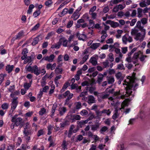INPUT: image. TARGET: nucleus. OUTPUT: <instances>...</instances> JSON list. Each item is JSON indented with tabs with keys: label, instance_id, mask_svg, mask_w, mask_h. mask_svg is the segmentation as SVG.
I'll return each mask as SVG.
<instances>
[{
	"label": "nucleus",
	"instance_id": "1",
	"mask_svg": "<svg viewBox=\"0 0 150 150\" xmlns=\"http://www.w3.org/2000/svg\"><path fill=\"white\" fill-rule=\"evenodd\" d=\"M125 84L124 83V85H125L127 86L125 88L126 93L129 96L132 95V89L134 87V85L133 83L130 82H127L125 80Z\"/></svg>",
	"mask_w": 150,
	"mask_h": 150
},
{
	"label": "nucleus",
	"instance_id": "2",
	"mask_svg": "<svg viewBox=\"0 0 150 150\" xmlns=\"http://www.w3.org/2000/svg\"><path fill=\"white\" fill-rule=\"evenodd\" d=\"M23 120L21 117H18L17 118L16 121V122L15 125L16 126L19 125L21 127H22L24 126V123L22 122Z\"/></svg>",
	"mask_w": 150,
	"mask_h": 150
},
{
	"label": "nucleus",
	"instance_id": "3",
	"mask_svg": "<svg viewBox=\"0 0 150 150\" xmlns=\"http://www.w3.org/2000/svg\"><path fill=\"white\" fill-rule=\"evenodd\" d=\"M56 64L54 63L52 64L51 63L47 64L46 65V68L47 70L50 69L51 70H53L55 68Z\"/></svg>",
	"mask_w": 150,
	"mask_h": 150
},
{
	"label": "nucleus",
	"instance_id": "4",
	"mask_svg": "<svg viewBox=\"0 0 150 150\" xmlns=\"http://www.w3.org/2000/svg\"><path fill=\"white\" fill-rule=\"evenodd\" d=\"M87 102L89 104L94 103L96 102L95 99L92 95H89L88 97Z\"/></svg>",
	"mask_w": 150,
	"mask_h": 150
},
{
	"label": "nucleus",
	"instance_id": "5",
	"mask_svg": "<svg viewBox=\"0 0 150 150\" xmlns=\"http://www.w3.org/2000/svg\"><path fill=\"white\" fill-rule=\"evenodd\" d=\"M14 68L13 65H10V64L7 65L6 67L5 70L8 74L11 73Z\"/></svg>",
	"mask_w": 150,
	"mask_h": 150
},
{
	"label": "nucleus",
	"instance_id": "6",
	"mask_svg": "<svg viewBox=\"0 0 150 150\" xmlns=\"http://www.w3.org/2000/svg\"><path fill=\"white\" fill-rule=\"evenodd\" d=\"M33 73L35 74L37 76H38L40 74L39 69L40 68H38L37 66L36 65L33 66Z\"/></svg>",
	"mask_w": 150,
	"mask_h": 150
},
{
	"label": "nucleus",
	"instance_id": "7",
	"mask_svg": "<svg viewBox=\"0 0 150 150\" xmlns=\"http://www.w3.org/2000/svg\"><path fill=\"white\" fill-rule=\"evenodd\" d=\"M23 133L24 136H30L33 134V132L31 129L24 130Z\"/></svg>",
	"mask_w": 150,
	"mask_h": 150
},
{
	"label": "nucleus",
	"instance_id": "8",
	"mask_svg": "<svg viewBox=\"0 0 150 150\" xmlns=\"http://www.w3.org/2000/svg\"><path fill=\"white\" fill-rule=\"evenodd\" d=\"M74 116V115H67L66 117L67 119L68 120H67L69 121L70 123V122L72 123L75 122Z\"/></svg>",
	"mask_w": 150,
	"mask_h": 150
},
{
	"label": "nucleus",
	"instance_id": "9",
	"mask_svg": "<svg viewBox=\"0 0 150 150\" xmlns=\"http://www.w3.org/2000/svg\"><path fill=\"white\" fill-rule=\"evenodd\" d=\"M142 54L143 53L140 51H139L137 52H135L132 57V59L137 60L139 58V55Z\"/></svg>",
	"mask_w": 150,
	"mask_h": 150
},
{
	"label": "nucleus",
	"instance_id": "10",
	"mask_svg": "<svg viewBox=\"0 0 150 150\" xmlns=\"http://www.w3.org/2000/svg\"><path fill=\"white\" fill-rule=\"evenodd\" d=\"M70 86V84L69 82L67 81L66 82H65L64 84L62 87V88L60 91L61 93H62L63 92H64L65 90L69 86Z\"/></svg>",
	"mask_w": 150,
	"mask_h": 150
},
{
	"label": "nucleus",
	"instance_id": "11",
	"mask_svg": "<svg viewBox=\"0 0 150 150\" xmlns=\"http://www.w3.org/2000/svg\"><path fill=\"white\" fill-rule=\"evenodd\" d=\"M48 141L50 142L49 147H50L51 146H54L55 145L54 144L53 138L52 137V136H50L49 137L48 139Z\"/></svg>",
	"mask_w": 150,
	"mask_h": 150
},
{
	"label": "nucleus",
	"instance_id": "12",
	"mask_svg": "<svg viewBox=\"0 0 150 150\" xmlns=\"http://www.w3.org/2000/svg\"><path fill=\"white\" fill-rule=\"evenodd\" d=\"M41 35H39L34 38L33 39V40L32 43V45L33 46H34L36 44H38L39 40V37H41Z\"/></svg>",
	"mask_w": 150,
	"mask_h": 150
},
{
	"label": "nucleus",
	"instance_id": "13",
	"mask_svg": "<svg viewBox=\"0 0 150 150\" xmlns=\"http://www.w3.org/2000/svg\"><path fill=\"white\" fill-rule=\"evenodd\" d=\"M89 62L93 66H95L97 64V62L96 58L94 57H91L89 60Z\"/></svg>",
	"mask_w": 150,
	"mask_h": 150
},
{
	"label": "nucleus",
	"instance_id": "14",
	"mask_svg": "<svg viewBox=\"0 0 150 150\" xmlns=\"http://www.w3.org/2000/svg\"><path fill=\"white\" fill-rule=\"evenodd\" d=\"M73 96L72 93H71L67 97V98L65 100V103H64L65 105H68L69 104V100L72 98Z\"/></svg>",
	"mask_w": 150,
	"mask_h": 150
},
{
	"label": "nucleus",
	"instance_id": "15",
	"mask_svg": "<svg viewBox=\"0 0 150 150\" xmlns=\"http://www.w3.org/2000/svg\"><path fill=\"white\" fill-rule=\"evenodd\" d=\"M103 77L104 76L103 74L101 73L98 74V75L97 76L98 79L97 80V82L98 84H100L103 80Z\"/></svg>",
	"mask_w": 150,
	"mask_h": 150
},
{
	"label": "nucleus",
	"instance_id": "16",
	"mask_svg": "<svg viewBox=\"0 0 150 150\" xmlns=\"http://www.w3.org/2000/svg\"><path fill=\"white\" fill-rule=\"evenodd\" d=\"M108 83L109 84H112L115 81L114 78L112 76L107 77Z\"/></svg>",
	"mask_w": 150,
	"mask_h": 150
},
{
	"label": "nucleus",
	"instance_id": "17",
	"mask_svg": "<svg viewBox=\"0 0 150 150\" xmlns=\"http://www.w3.org/2000/svg\"><path fill=\"white\" fill-rule=\"evenodd\" d=\"M24 33L23 30H21L18 33L17 35L16 36L18 38V40H19L24 36Z\"/></svg>",
	"mask_w": 150,
	"mask_h": 150
},
{
	"label": "nucleus",
	"instance_id": "18",
	"mask_svg": "<svg viewBox=\"0 0 150 150\" xmlns=\"http://www.w3.org/2000/svg\"><path fill=\"white\" fill-rule=\"evenodd\" d=\"M100 45V43H95L92 44L90 48L93 50H96L98 47Z\"/></svg>",
	"mask_w": 150,
	"mask_h": 150
},
{
	"label": "nucleus",
	"instance_id": "19",
	"mask_svg": "<svg viewBox=\"0 0 150 150\" xmlns=\"http://www.w3.org/2000/svg\"><path fill=\"white\" fill-rule=\"evenodd\" d=\"M124 0H113L110 1V6H112L113 4H116L124 1Z\"/></svg>",
	"mask_w": 150,
	"mask_h": 150
},
{
	"label": "nucleus",
	"instance_id": "20",
	"mask_svg": "<svg viewBox=\"0 0 150 150\" xmlns=\"http://www.w3.org/2000/svg\"><path fill=\"white\" fill-rule=\"evenodd\" d=\"M67 110L66 108L65 107H62L59 110V113L61 116L63 115Z\"/></svg>",
	"mask_w": 150,
	"mask_h": 150
},
{
	"label": "nucleus",
	"instance_id": "21",
	"mask_svg": "<svg viewBox=\"0 0 150 150\" xmlns=\"http://www.w3.org/2000/svg\"><path fill=\"white\" fill-rule=\"evenodd\" d=\"M70 123L69 121L66 120L64 122L60 123V127L61 128H64L66 126L69 125Z\"/></svg>",
	"mask_w": 150,
	"mask_h": 150
},
{
	"label": "nucleus",
	"instance_id": "22",
	"mask_svg": "<svg viewBox=\"0 0 150 150\" xmlns=\"http://www.w3.org/2000/svg\"><path fill=\"white\" fill-rule=\"evenodd\" d=\"M18 105H16L15 104H12L11 103V109L10 111L9 112L10 113V114L11 113H12L15 110L16 108Z\"/></svg>",
	"mask_w": 150,
	"mask_h": 150
},
{
	"label": "nucleus",
	"instance_id": "23",
	"mask_svg": "<svg viewBox=\"0 0 150 150\" xmlns=\"http://www.w3.org/2000/svg\"><path fill=\"white\" fill-rule=\"evenodd\" d=\"M62 68H56L54 70L55 73L56 74L62 73Z\"/></svg>",
	"mask_w": 150,
	"mask_h": 150
},
{
	"label": "nucleus",
	"instance_id": "24",
	"mask_svg": "<svg viewBox=\"0 0 150 150\" xmlns=\"http://www.w3.org/2000/svg\"><path fill=\"white\" fill-rule=\"evenodd\" d=\"M99 125L97 124L96 125H93L91 126V130L93 131H95L97 130L99 127Z\"/></svg>",
	"mask_w": 150,
	"mask_h": 150
},
{
	"label": "nucleus",
	"instance_id": "25",
	"mask_svg": "<svg viewBox=\"0 0 150 150\" xmlns=\"http://www.w3.org/2000/svg\"><path fill=\"white\" fill-rule=\"evenodd\" d=\"M115 76L117 79H124V77L122 75V73L120 72H118L115 75Z\"/></svg>",
	"mask_w": 150,
	"mask_h": 150
},
{
	"label": "nucleus",
	"instance_id": "26",
	"mask_svg": "<svg viewBox=\"0 0 150 150\" xmlns=\"http://www.w3.org/2000/svg\"><path fill=\"white\" fill-rule=\"evenodd\" d=\"M9 106L8 103H5L1 105V108L4 110H7Z\"/></svg>",
	"mask_w": 150,
	"mask_h": 150
},
{
	"label": "nucleus",
	"instance_id": "27",
	"mask_svg": "<svg viewBox=\"0 0 150 150\" xmlns=\"http://www.w3.org/2000/svg\"><path fill=\"white\" fill-rule=\"evenodd\" d=\"M138 17L140 18L142 17L143 13V10L142 8H139L137 9Z\"/></svg>",
	"mask_w": 150,
	"mask_h": 150
},
{
	"label": "nucleus",
	"instance_id": "28",
	"mask_svg": "<svg viewBox=\"0 0 150 150\" xmlns=\"http://www.w3.org/2000/svg\"><path fill=\"white\" fill-rule=\"evenodd\" d=\"M32 150H44V147L42 145L40 148H38L37 145H35L33 147Z\"/></svg>",
	"mask_w": 150,
	"mask_h": 150
},
{
	"label": "nucleus",
	"instance_id": "29",
	"mask_svg": "<svg viewBox=\"0 0 150 150\" xmlns=\"http://www.w3.org/2000/svg\"><path fill=\"white\" fill-rule=\"evenodd\" d=\"M79 16V15H78V14L76 13V12H74L71 18L73 19L74 21L76 20H77Z\"/></svg>",
	"mask_w": 150,
	"mask_h": 150
},
{
	"label": "nucleus",
	"instance_id": "30",
	"mask_svg": "<svg viewBox=\"0 0 150 150\" xmlns=\"http://www.w3.org/2000/svg\"><path fill=\"white\" fill-rule=\"evenodd\" d=\"M115 113L112 116V118L114 120H115L117 118L118 116V110L117 108H116L115 110Z\"/></svg>",
	"mask_w": 150,
	"mask_h": 150
},
{
	"label": "nucleus",
	"instance_id": "31",
	"mask_svg": "<svg viewBox=\"0 0 150 150\" xmlns=\"http://www.w3.org/2000/svg\"><path fill=\"white\" fill-rule=\"evenodd\" d=\"M44 134V131L43 129H41L38 131L37 133V136L39 137L41 135Z\"/></svg>",
	"mask_w": 150,
	"mask_h": 150
},
{
	"label": "nucleus",
	"instance_id": "32",
	"mask_svg": "<svg viewBox=\"0 0 150 150\" xmlns=\"http://www.w3.org/2000/svg\"><path fill=\"white\" fill-rule=\"evenodd\" d=\"M119 25V24L117 22H115L113 21L112 22V23L111 24V26L114 28H116Z\"/></svg>",
	"mask_w": 150,
	"mask_h": 150
},
{
	"label": "nucleus",
	"instance_id": "33",
	"mask_svg": "<svg viewBox=\"0 0 150 150\" xmlns=\"http://www.w3.org/2000/svg\"><path fill=\"white\" fill-rule=\"evenodd\" d=\"M61 45L58 42L57 44L53 45L52 46L51 48L52 49L56 48L57 49H58L60 48Z\"/></svg>",
	"mask_w": 150,
	"mask_h": 150
},
{
	"label": "nucleus",
	"instance_id": "34",
	"mask_svg": "<svg viewBox=\"0 0 150 150\" xmlns=\"http://www.w3.org/2000/svg\"><path fill=\"white\" fill-rule=\"evenodd\" d=\"M40 26V24L39 23H37L31 29L32 31H35L37 30Z\"/></svg>",
	"mask_w": 150,
	"mask_h": 150
},
{
	"label": "nucleus",
	"instance_id": "35",
	"mask_svg": "<svg viewBox=\"0 0 150 150\" xmlns=\"http://www.w3.org/2000/svg\"><path fill=\"white\" fill-rule=\"evenodd\" d=\"M55 34L54 33L53 31H51L47 35V36L46 37V39H49L53 35Z\"/></svg>",
	"mask_w": 150,
	"mask_h": 150
},
{
	"label": "nucleus",
	"instance_id": "36",
	"mask_svg": "<svg viewBox=\"0 0 150 150\" xmlns=\"http://www.w3.org/2000/svg\"><path fill=\"white\" fill-rule=\"evenodd\" d=\"M18 98L17 97H14L12 99V101L11 103L12 104H15L18 105Z\"/></svg>",
	"mask_w": 150,
	"mask_h": 150
},
{
	"label": "nucleus",
	"instance_id": "37",
	"mask_svg": "<svg viewBox=\"0 0 150 150\" xmlns=\"http://www.w3.org/2000/svg\"><path fill=\"white\" fill-rule=\"evenodd\" d=\"M25 69H26L27 71L33 73V66L32 67L30 66H29L28 67L26 66L25 67Z\"/></svg>",
	"mask_w": 150,
	"mask_h": 150
},
{
	"label": "nucleus",
	"instance_id": "38",
	"mask_svg": "<svg viewBox=\"0 0 150 150\" xmlns=\"http://www.w3.org/2000/svg\"><path fill=\"white\" fill-rule=\"evenodd\" d=\"M62 146L64 150L67 149V144H66V142L65 140L63 141Z\"/></svg>",
	"mask_w": 150,
	"mask_h": 150
},
{
	"label": "nucleus",
	"instance_id": "39",
	"mask_svg": "<svg viewBox=\"0 0 150 150\" xmlns=\"http://www.w3.org/2000/svg\"><path fill=\"white\" fill-rule=\"evenodd\" d=\"M82 121H83L81 120L80 121H78L77 122V123L78 124V126L81 128L83 127L85 125L83 122Z\"/></svg>",
	"mask_w": 150,
	"mask_h": 150
},
{
	"label": "nucleus",
	"instance_id": "40",
	"mask_svg": "<svg viewBox=\"0 0 150 150\" xmlns=\"http://www.w3.org/2000/svg\"><path fill=\"white\" fill-rule=\"evenodd\" d=\"M40 13V11L39 10H37L34 12L33 14V16L35 17H37L39 16Z\"/></svg>",
	"mask_w": 150,
	"mask_h": 150
},
{
	"label": "nucleus",
	"instance_id": "41",
	"mask_svg": "<svg viewBox=\"0 0 150 150\" xmlns=\"http://www.w3.org/2000/svg\"><path fill=\"white\" fill-rule=\"evenodd\" d=\"M117 69L120 70H125V68L123 64L121 63L117 65Z\"/></svg>",
	"mask_w": 150,
	"mask_h": 150
},
{
	"label": "nucleus",
	"instance_id": "42",
	"mask_svg": "<svg viewBox=\"0 0 150 150\" xmlns=\"http://www.w3.org/2000/svg\"><path fill=\"white\" fill-rule=\"evenodd\" d=\"M46 112V110L45 108H42L39 111V114L41 115H42Z\"/></svg>",
	"mask_w": 150,
	"mask_h": 150
},
{
	"label": "nucleus",
	"instance_id": "43",
	"mask_svg": "<svg viewBox=\"0 0 150 150\" xmlns=\"http://www.w3.org/2000/svg\"><path fill=\"white\" fill-rule=\"evenodd\" d=\"M53 4V2L50 0H47L45 1V5L48 7H50Z\"/></svg>",
	"mask_w": 150,
	"mask_h": 150
},
{
	"label": "nucleus",
	"instance_id": "44",
	"mask_svg": "<svg viewBox=\"0 0 150 150\" xmlns=\"http://www.w3.org/2000/svg\"><path fill=\"white\" fill-rule=\"evenodd\" d=\"M127 35V34H125L124 35L122 38V40L124 43L126 44L127 41V38L126 36Z\"/></svg>",
	"mask_w": 150,
	"mask_h": 150
},
{
	"label": "nucleus",
	"instance_id": "45",
	"mask_svg": "<svg viewBox=\"0 0 150 150\" xmlns=\"http://www.w3.org/2000/svg\"><path fill=\"white\" fill-rule=\"evenodd\" d=\"M70 94H71L70 91L67 90L62 94V96L64 97V98H66L67 96H68Z\"/></svg>",
	"mask_w": 150,
	"mask_h": 150
},
{
	"label": "nucleus",
	"instance_id": "46",
	"mask_svg": "<svg viewBox=\"0 0 150 150\" xmlns=\"http://www.w3.org/2000/svg\"><path fill=\"white\" fill-rule=\"evenodd\" d=\"M102 112L103 113H105L108 115H109L111 113V112L109 110L104 109L102 110Z\"/></svg>",
	"mask_w": 150,
	"mask_h": 150
},
{
	"label": "nucleus",
	"instance_id": "47",
	"mask_svg": "<svg viewBox=\"0 0 150 150\" xmlns=\"http://www.w3.org/2000/svg\"><path fill=\"white\" fill-rule=\"evenodd\" d=\"M88 111L86 110H83L80 112V114L82 115H85L88 114Z\"/></svg>",
	"mask_w": 150,
	"mask_h": 150
},
{
	"label": "nucleus",
	"instance_id": "48",
	"mask_svg": "<svg viewBox=\"0 0 150 150\" xmlns=\"http://www.w3.org/2000/svg\"><path fill=\"white\" fill-rule=\"evenodd\" d=\"M86 37V35L83 34L79 36V39L80 40L84 41V38Z\"/></svg>",
	"mask_w": 150,
	"mask_h": 150
},
{
	"label": "nucleus",
	"instance_id": "49",
	"mask_svg": "<svg viewBox=\"0 0 150 150\" xmlns=\"http://www.w3.org/2000/svg\"><path fill=\"white\" fill-rule=\"evenodd\" d=\"M73 22L72 21H69L67 25V28H69L72 26L73 24Z\"/></svg>",
	"mask_w": 150,
	"mask_h": 150
},
{
	"label": "nucleus",
	"instance_id": "50",
	"mask_svg": "<svg viewBox=\"0 0 150 150\" xmlns=\"http://www.w3.org/2000/svg\"><path fill=\"white\" fill-rule=\"evenodd\" d=\"M81 104L80 102H77L76 105V109H79L81 108Z\"/></svg>",
	"mask_w": 150,
	"mask_h": 150
},
{
	"label": "nucleus",
	"instance_id": "51",
	"mask_svg": "<svg viewBox=\"0 0 150 150\" xmlns=\"http://www.w3.org/2000/svg\"><path fill=\"white\" fill-rule=\"evenodd\" d=\"M55 57L54 55L53 54H52L50 55L49 57V62H52L53 59H54Z\"/></svg>",
	"mask_w": 150,
	"mask_h": 150
},
{
	"label": "nucleus",
	"instance_id": "52",
	"mask_svg": "<svg viewBox=\"0 0 150 150\" xmlns=\"http://www.w3.org/2000/svg\"><path fill=\"white\" fill-rule=\"evenodd\" d=\"M24 137L25 142L27 144H28V142H30V140L31 139V138L30 136H24Z\"/></svg>",
	"mask_w": 150,
	"mask_h": 150
},
{
	"label": "nucleus",
	"instance_id": "53",
	"mask_svg": "<svg viewBox=\"0 0 150 150\" xmlns=\"http://www.w3.org/2000/svg\"><path fill=\"white\" fill-rule=\"evenodd\" d=\"M61 37H60L59 39V41L58 42L61 45H62L63 42V41L64 40L66 39L64 37H63L62 36H61Z\"/></svg>",
	"mask_w": 150,
	"mask_h": 150
},
{
	"label": "nucleus",
	"instance_id": "54",
	"mask_svg": "<svg viewBox=\"0 0 150 150\" xmlns=\"http://www.w3.org/2000/svg\"><path fill=\"white\" fill-rule=\"evenodd\" d=\"M30 86V84L27 83H25L24 84V87L26 90H28Z\"/></svg>",
	"mask_w": 150,
	"mask_h": 150
},
{
	"label": "nucleus",
	"instance_id": "55",
	"mask_svg": "<svg viewBox=\"0 0 150 150\" xmlns=\"http://www.w3.org/2000/svg\"><path fill=\"white\" fill-rule=\"evenodd\" d=\"M146 1H144L143 2H141L139 3V5L140 7H143L146 6Z\"/></svg>",
	"mask_w": 150,
	"mask_h": 150
},
{
	"label": "nucleus",
	"instance_id": "56",
	"mask_svg": "<svg viewBox=\"0 0 150 150\" xmlns=\"http://www.w3.org/2000/svg\"><path fill=\"white\" fill-rule=\"evenodd\" d=\"M139 30L141 31V34L143 35L142 37L144 38L145 37V30L143 28V27L142 28H141V29H139Z\"/></svg>",
	"mask_w": 150,
	"mask_h": 150
},
{
	"label": "nucleus",
	"instance_id": "57",
	"mask_svg": "<svg viewBox=\"0 0 150 150\" xmlns=\"http://www.w3.org/2000/svg\"><path fill=\"white\" fill-rule=\"evenodd\" d=\"M83 136L81 134H80L77 136V140L76 141V142H78V141H81L82 139H83Z\"/></svg>",
	"mask_w": 150,
	"mask_h": 150
},
{
	"label": "nucleus",
	"instance_id": "58",
	"mask_svg": "<svg viewBox=\"0 0 150 150\" xmlns=\"http://www.w3.org/2000/svg\"><path fill=\"white\" fill-rule=\"evenodd\" d=\"M23 2L25 5L28 6L30 4L31 0H23Z\"/></svg>",
	"mask_w": 150,
	"mask_h": 150
},
{
	"label": "nucleus",
	"instance_id": "59",
	"mask_svg": "<svg viewBox=\"0 0 150 150\" xmlns=\"http://www.w3.org/2000/svg\"><path fill=\"white\" fill-rule=\"evenodd\" d=\"M110 59V60L111 62H112L114 61L113 54L112 53H110L108 55Z\"/></svg>",
	"mask_w": 150,
	"mask_h": 150
},
{
	"label": "nucleus",
	"instance_id": "60",
	"mask_svg": "<svg viewBox=\"0 0 150 150\" xmlns=\"http://www.w3.org/2000/svg\"><path fill=\"white\" fill-rule=\"evenodd\" d=\"M125 67H127L128 69H131L133 67V65L131 64H125Z\"/></svg>",
	"mask_w": 150,
	"mask_h": 150
},
{
	"label": "nucleus",
	"instance_id": "61",
	"mask_svg": "<svg viewBox=\"0 0 150 150\" xmlns=\"http://www.w3.org/2000/svg\"><path fill=\"white\" fill-rule=\"evenodd\" d=\"M18 115H15L14 116L12 117V119L11 120V121L12 122H14V123L15 124L16 123V120H17V116Z\"/></svg>",
	"mask_w": 150,
	"mask_h": 150
},
{
	"label": "nucleus",
	"instance_id": "62",
	"mask_svg": "<svg viewBox=\"0 0 150 150\" xmlns=\"http://www.w3.org/2000/svg\"><path fill=\"white\" fill-rule=\"evenodd\" d=\"M141 54V57L139 58V59L141 62H143L145 58L147 57V56L143 55L142 54Z\"/></svg>",
	"mask_w": 150,
	"mask_h": 150
},
{
	"label": "nucleus",
	"instance_id": "63",
	"mask_svg": "<svg viewBox=\"0 0 150 150\" xmlns=\"http://www.w3.org/2000/svg\"><path fill=\"white\" fill-rule=\"evenodd\" d=\"M141 21L142 24L145 25L147 23V19L146 18H143L141 19Z\"/></svg>",
	"mask_w": 150,
	"mask_h": 150
},
{
	"label": "nucleus",
	"instance_id": "64",
	"mask_svg": "<svg viewBox=\"0 0 150 150\" xmlns=\"http://www.w3.org/2000/svg\"><path fill=\"white\" fill-rule=\"evenodd\" d=\"M138 32V30L136 29H132L131 33L132 35H135Z\"/></svg>",
	"mask_w": 150,
	"mask_h": 150
}]
</instances>
